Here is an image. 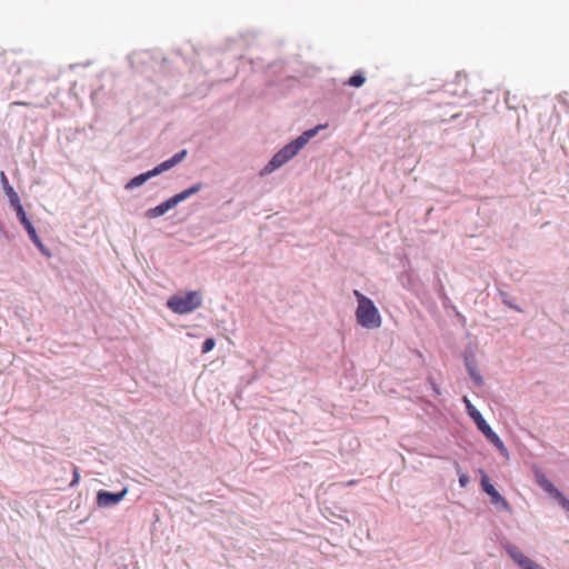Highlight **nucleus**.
<instances>
[{"mask_svg": "<svg viewBox=\"0 0 569 569\" xmlns=\"http://www.w3.org/2000/svg\"><path fill=\"white\" fill-rule=\"evenodd\" d=\"M321 128H323V126H318L313 129L307 130L296 140L286 144L280 151H278L272 157V159L263 168L262 173H271L276 169L283 166L286 162H288L290 159H292L309 142V140L317 134V132Z\"/></svg>", "mask_w": 569, "mask_h": 569, "instance_id": "f257e3e1", "label": "nucleus"}, {"mask_svg": "<svg viewBox=\"0 0 569 569\" xmlns=\"http://www.w3.org/2000/svg\"><path fill=\"white\" fill-rule=\"evenodd\" d=\"M462 401L466 405V409L468 411V415L472 418V420L476 422L478 429L486 436V438L495 445V447L500 452H507V449L502 442V440L499 438V436L490 428V426L486 422L482 415L476 409V407L471 403V401L465 396Z\"/></svg>", "mask_w": 569, "mask_h": 569, "instance_id": "f03ea898", "label": "nucleus"}, {"mask_svg": "<svg viewBox=\"0 0 569 569\" xmlns=\"http://www.w3.org/2000/svg\"><path fill=\"white\" fill-rule=\"evenodd\" d=\"M202 298L198 291H190L184 295H174L167 301V306L176 313L184 315L192 312L201 306Z\"/></svg>", "mask_w": 569, "mask_h": 569, "instance_id": "7ed1b4c3", "label": "nucleus"}, {"mask_svg": "<svg viewBox=\"0 0 569 569\" xmlns=\"http://www.w3.org/2000/svg\"><path fill=\"white\" fill-rule=\"evenodd\" d=\"M186 156H187V150H182V151L176 153L172 158L161 162L152 170L132 178L126 184V189L129 190V189H133V188H137V187L143 184L148 179H150L157 174H160L161 172L169 170L172 167H174L176 164L180 163L186 158Z\"/></svg>", "mask_w": 569, "mask_h": 569, "instance_id": "20e7f679", "label": "nucleus"}, {"mask_svg": "<svg viewBox=\"0 0 569 569\" xmlns=\"http://www.w3.org/2000/svg\"><path fill=\"white\" fill-rule=\"evenodd\" d=\"M356 319L357 322L366 329H377L380 328L382 323L379 310L372 300L357 307Z\"/></svg>", "mask_w": 569, "mask_h": 569, "instance_id": "39448f33", "label": "nucleus"}, {"mask_svg": "<svg viewBox=\"0 0 569 569\" xmlns=\"http://www.w3.org/2000/svg\"><path fill=\"white\" fill-rule=\"evenodd\" d=\"M201 188H202V184L197 183V184L174 194L173 197L169 198L167 201L160 203L159 206L149 209L146 213L147 217L148 218H157V217L163 216L167 211L172 209L179 202H181V201L188 199L189 197H191L192 194L199 192L201 190Z\"/></svg>", "mask_w": 569, "mask_h": 569, "instance_id": "423d86ee", "label": "nucleus"}, {"mask_svg": "<svg viewBox=\"0 0 569 569\" xmlns=\"http://www.w3.org/2000/svg\"><path fill=\"white\" fill-rule=\"evenodd\" d=\"M481 487H482V490L490 497L492 505L499 506L503 510H507V511L510 510L509 502L490 483V480L485 472H482Z\"/></svg>", "mask_w": 569, "mask_h": 569, "instance_id": "0eeeda50", "label": "nucleus"}, {"mask_svg": "<svg viewBox=\"0 0 569 569\" xmlns=\"http://www.w3.org/2000/svg\"><path fill=\"white\" fill-rule=\"evenodd\" d=\"M128 493V489L124 488L120 492L113 493L106 490H100L97 495V505L100 508H108L118 505Z\"/></svg>", "mask_w": 569, "mask_h": 569, "instance_id": "6e6552de", "label": "nucleus"}, {"mask_svg": "<svg viewBox=\"0 0 569 569\" xmlns=\"http://www.w3.org/2000/svg\"><path fill=\"white\" fill-rule=\"evenodd\" d=\"M508 555L521 569H543L537 562L525 556L517 547L510 546L507 549Z\"/></svg>", "mask_w": 569, "mask_h": 569, "instance_id": "1a4fd4ad", "label": "nucleus"}, {"mask_svg": "<svg viewBox=\"0 0 569 569\" xmlns=\"http://www.w3.org/2000/svg\"><path fill=\"white\" fill-rule=\"evenodd\" d=\"M0 179H1V183H2L3 190H4L6 194L9 198L10 204H13V203L20 201L18 193L10 186V183L8 181V178H7V176H6V173L3 171L0 173Z\"/></svg>", "mask_w": 569, "mask_h": 569, "instance_id": "9d476101", "label": "nucleus"}, {"mask_svg": "<svg viewBox=\"0 0 569 569\" xmlns=\"http://www.w3.org/2000/svg\"><path fill=\"white\" fill-rule=\"evenodd\" d=\"M537 483L549 495H553L558 489L553 486V483L546 478L542 472H536Z\"/></svg>", "mask_w": 569, "mask_h": 569, "instance_id": "9b49d317", "label": "nucleus"}, {"mask_svg": "<svg viewBox=\"0 0 569 569\" xmlns=\"http://www.w3.org/2000/svg\"><path fill=\"white\" fill-rule=\"evenodd\" d=\"M26 231L28 232L31 241L39 248V249H42V242L40 240V238L38 237L37 234V231L34 229V227L32 226L31 222H28L26 224H23Z\"/></svg>", "mask_w": 569, "mask_h": 569, "instance_id": "f8f14e48", "label": "nucleus"}, {"mask_svg": "<svg viewBox=\"0 0 569 569\" xmlns=\"http://www.w3.org/2000/svg\"><path fill=\"white\" fill-rule=\"evenodd\" d=\"M11 206L14 208L17 217H18V219H19V221L21 222L22 226L28 223V222H31L28 219V217L26 214V211H24V209H23V207H22L20 201L16 202V203H13Z\"/></svg>", "mask_w": 569, "mask_h": 569, "instance_id": "ddd939ff", "label": "nucleus"}, {"mask_svg": "<svg viewBox=\"0 0 569 569\" xmlns=\"http://www.w3.org/2000/svg\"><path fill=\"white\" fill-rule=\"evenodd\" d=\"M365 82H366L365 76L361 72H357L348 79L347 84L350 87L359 88Z\"/></svg>", "mask_w": 569, "mask_h": 569, "instance_id": "4468645a", "label": "nucleus"}, {"mask_svg": "<svg viewBox=\"0 0 569 569\" xmlns=\"http://www.w3.org/2000/svg\"><path fill=\"white\" fill-rule=\"evenodd\" d=\"M467 369L475 383L480 386L482 383V377L478 369L472 363H467Z\"/></svg>", "mask_w": 569, "mask_h": 569, "instance_id": "2eb2a0df", "label": "nucleus"}, {"mask_svg": "<svg viewBox=\"0 0 569 569\" xmlns=\"http://www.w3.org/2000/svg\"><path fill=\"white\" fill-rule=\"evenodd\" d=\"M552 496L559 501L563 509L569 511V500L559 490H557Z\"/></svg>", "mask_w": 569, "mask_h": 569, "instance_id": "dca6fc26", "label": "nucleus"}, {"mask_svg": "<svg viewBox=\"0 0 569 569\" xmlns=\"http://www.w3.org/2000/svg\"><path fill=\"white\" fill-rule=\"evenodd\" d=\"M552 496L559 501L563 509L569 511V500L559 490H557Z\"/></svg>", "mask_w": 569, "mask_h": 569, "instance_id": "f3484780", "label": "nucleus"}, {"mask_svg": "<svg viewBox=\"0 0 569 569\" xmlns=\"http://www.w3.org/2000/svg\"><path fill=\"white\" fill-rule=\"evenodd\" d=\"M216 346V341L214 339L212 338H208L204 340L203 345H202V353H207L209 351H211Z\"/></svg>", "mask_w": 569, "mask_h": 569, "instance_id": "a211bd4d", "label": "nucleus"}, {"mask_svg": "<svg viewBox=\"0 0 569 569\" xmlns=\"http://www.w3.org/2000/svg\"><path fill=\"white\" fill-rule=\"evenodd\" d=\"M353 295L355 297L357 298V301H358V306L369 301L370 299L368 297H366L365 295H362L359 290H355L353 291Z\"/></svg>", "mask_w": 569, "mask_h": 569, "instance_id": "6ab92c4d", "label": "nucleus"}, {"mask_svg": "<svg viewBox=\"0 0 569 569\" xmlns=\"http://www.w3.org/2000/svg\"><path fill=\"white\" fill-rule=\"evenodd\" d=\"M459 483H460V487L465 488V487L469 483V477H468V475H466V473H460V475H459Z\"/></svg>", "mask_w": 569, "mask_h": 569, "instance_id": "aec40b11", "label": "nucleus"}, {"mask_svg": "<svg viewBox=\"0 0 569 569\" xmlns=\"http://www.w3.org/2000/svg\"><path fill=\"white\" fill-rule=\"evenodd\" d=\"M79 479H80V475H79L78 468L76 467L73 469V479L71 481V486L77 485L79 482Z\"/></svg>", "mask_w": 569, "mask_h": 569, "instance_id": "412c9836", "label": "nucleus"}, {"mask_svg": "<svg viewBox=\"0 0 569 569\" xmlns=\"http://www.w3.org/2000/svg\"><path fill=\"white\" fill-rule=\"evenodd\" d=\"M42 253H44L47 257H50V252L44 248L42 244V249H39Z\"/></svg>", "mask_w": 569, "mask_h": 569, "instance_id": "4be33fe9", "label": "nucleus"}, {"mask_svg": "<svg viewBox=\"0 0 569 569\" xmlns=\"http://www.w3.org/2000/svg\"><path fill=\"white\" fill-rule=\"evenodd\" d=\"M12 106H28L27 102H19V101H16L12 103Z\"/></svg>", "mask_w": 569, "mask_h": 569, "instance_id": "5701e85b", "label": "nucleus"}]
</instances>
